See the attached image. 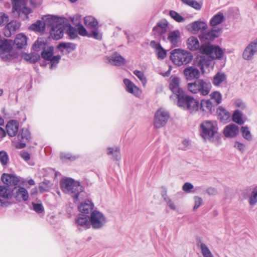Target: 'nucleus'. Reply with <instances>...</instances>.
<instances>
[{"mask_svg": "<svg viewBox=\"0 0 257 257\" xmlns=\"http://www.w3.org/2000/svg\"><path fill=\"white\" fill-rule=\"evenodd\" d=\"M12 6V12L15 17H18L22 20H28L29 15L33 13V10L26 6L25 0H11ZM31 6L33 8L40 6L42 0H29Z\"/></svg>", "mask_w": 257, "mask_h": 257, "instance_id": "nucleus-1", "label": "nucleus"}, {"mask_svg": "<svg viewBox=\"0 0 257 257\" xmlns=\"http://www.w3.org/2000/svg\"><path fill=\"white\" fill-rule=\"evenodd\" d=\"M0 196L8 200L14 198L18 201L28 200L29 194L24 187L15 186L13 189L8 186L0 185Z\"/></svg>", "mask_w": 257, "mask_h": 257, "instance_id": "nucleus-2", "label": "nucleus"}, {"mask_svg": "<svg viewBox=\"0 0 257 257\" xmlns=\"http://www.w3.org/2000/svg\"><path fill=\"white\" fill-rule=\"evenodd\" d=\"M60 185L63 191L70 194L74 200L81 198V193L83 192L84 188L79 182L71 178H66L61 180Z\"/></svg>", "mask_w": 257, "mask_h": 257, "instance_id": "nucleus-3", "label": "nucleus"}, {"mask_svg": "<svg viewBox=\"0 0 257 257\" xmlns=\"http://www.w3.org/2000/svg\"><path fill=\"white\" fill-rule=\"evenodd\" d=\"M200 136L206 140L213 141L218 137V126L216 121L204 120L200 124Z\"/></svg>", "mask_w": 257, "mask_h": 257, "instance_id": "nucleus-4", "label": "nucleus"}, {"mask_svg": "<svg viewBox=\"0 0 257 257\" xmlns=\"http://www.w3.org/2000/svg\"><path fill=\"white\" fill-rule=\"evenodd\" d=\"M187 87L190 92L206 96L210 92L212 86L211 83L203 79H199L193 83H189Z\"/></svg>", "mask_w": 257, "mask_h": 257, "instance_id": "nucleus-5", "label": "nucleus"}, {"mask_svg": "<svg viewBox=\"0 0 257 257\" xmlns=\"http://www.w3.org/2000/svg\"><path fill=\"white\" fill-rule=\"evenodd\" d=\"M170 59L174 64L180 66L190 63L193 59V56L187 51L176 49L171 51Z\"/></svg>", "mask_w": 257, "mask_h": 257, "instance_id": "nucleus-6", "label": "nucleus"}, {"mask_svg": "<svg viewBox=\"0 0 257 257\" xmlns=\"http://www.w3.org/2000/svg\"><path fill=\"white\" fill-rule=\"evenodd\" d=\"M178 106L188 110L190 112H196L200 108L199 101L192 96L183 95L177 100Z\"/></svg>", "mask_w": 257, "mask_h": 257, "instance_id": "nucleus-7", "label": "nucleus"}, {"mask_svg": "<svg viewBox=\"0 0 257 257\" xmlns=\"http://www.w3.org/2000/svg\"><path fill=\"white\" fill-rule=\"evenodd\" d=\"M90 226L95 229L102 228L106 224L107 219L105 215L100 211L94 210L90 214Z\"/></svg>", "mask_w": 257, "mask_h": 257, "instance_id": "nucleus-8", "label": "nucleus"}, {"mask_svg": "<svg viewBox=\"0 0 257 257\" xmlns=\"http://www.w3.org/2000/svg\"><path fill=\"white\" fill-rule=\"evenodd\" d=\"M180 80L177 76H172L169 79V89L171 90L173 95L170 96L171 99L176 97L177 100L183 95V91L180 87Z\"/></svg>", "mask_w": 257, "mask_h": 257, "instance_id": "nucleus-9", "label": "nucleus"}, {"mask_svg": "<svg viewBox=\"0 0 257 257\" xmlns=\"http://www.w3.org/2000/svg\"><path fill=\"white\" fill-rule=\"evenodd\" d=\"M54 48L50 46L47 49H44L41 53V57L44 60L50 61L51 63L50 68L53 69L56 67L61 59L60 55L53 56Z\"/></svg>", "mask_w": 257, "mask_h": 257, "instance_id": "nucleus-10", "label": "nucleus"}, {"mask_svg": "<svg viewBox=\"0 0 257 257\" xmlns=\"http://www.w3.org/2000/svg\"><path fill=\"white\" fill-rule=\"evenodd\" d=\"M45 29L50 30L59 24L67 23V19L64 17H58L55 16L48 15L42 18Z\"/></svg>", "mask_w": 257, "mask_h": 257, "instance_id": "nucleus-11", "label": "nucleus"}, {"mask_svg": "<svg viewBox=\"0 0 257 257\" xmlns=\"http://www.w3.org/2000/svg\"><path fill=\"white\" fill-rule=\"evenodd\" d=\"M19 141L16 145L17 149H23L26 147V143L30 141L31 135L29 130L27 128H21L17 135Z\"/></svg>", "mask_w": 257, "mask_h": 257, "instance_id": "nucleus-12", "label": "nucleus"}, {"mask_svg": "<svg viewBox=\"0 0 257 257\" xmlns=\"http://www.w3.org/2000/svg\"><path fill=\"white\" fill-rule=\"evenodd\" d=\"M169 116V113L166 110L163 109H158L156 111L154 117L155 126L157 128L164 126L167 122Z\"/></svg>", "mask_w": 257, "mask_h": 257, "instance_id": "nucleus-13", "label": "nucleus"}, {"mask_svg": "<svg viewBox=\"0 0 257 257\" xmlns=\"http://www.w3.org/2000/svg\"><path fill=\"white\" fill-rule=\"evenodd\" d=\"M255 55H257V38L246 46L242 53V58L245 60L250 61Z\"/></svg>", "mask_w": 257, "mask_h": 257, "instance_id": "nucleus-14", "label": "nucleus"}, {"mask_svg": "<svg viewBox=\"0 0 257 257\" xmlns=\"http://www.w3.org/2000/svg\"><path fill=\"white\" fill-rule=\"evenodd\" d=\"M106 62L111 65L120 66L125 63V59L117 52L113 53L111 56L106 57Z\"/></svg>", "mask_w": 257, "mask_h": 257, "instance_id": "nucleus-15", "label": "nucleus"}, {"mask_svg": "<svg viewBox=\"0 0 257 257\" xmlns=\"http://www.w3.org/2000/svg\"><path fill=\"white\" fill-rule=\"evenodd\" d=\"M66 25V23L59 24L54 28H50L49 32L52 38L55 40L62 38L63 36L64 27Z\"/></svg>", "mask_w": 257, "mask_h": 257, "instance_id": "nucleus-16", "label": "nucleus"}, {"mask_svg": "<svg viewBox=\"0 0 257 257\" xmlns=\"http://www.w3.org/2000/svg\"><path fill=\"white\" fill-rule=\"evenodd\" d=\"M222 30L221 28H214L208 31L202 32L200 38L207 41H212L219 36V34Z\"/></svg>", "mask_w": 257, "mask_h": 257, "instance_id": "nucleus-17", "label": "nucleus"}, {"mask_svg": "<svg viewBox=\"0 0 257 257\" xmlns=\"http://www.w3.org/2000/svg\"><path fill=\"white\" fill-rule=\"evenodd\" d=\"M183 73L187 80H192L195 79L197 80L200 76L199 70L193 66H189L185 68Z\"/></svg>", "mask_w": 257, "mask_h": 257, "instance_id": "nucleus-18", "label": "nucleus"}, {"mask_svg": "<svg viewBox=\"0 0 257 257\" xmlns=\"http://www.w3.org/2000/svg\"><path fill=\"white\" fill-rule=\"evenodd\" d=\"M21 26V23L17 21H12L7 24L5 30L4 34L7 37H10L12 34H14L15 32L18 30Z\"/></svg>", "mask_w": 257, "mask_h": 257, "instance_id": "nucleus-19", "label": "nucleus"}, {"mask_svg": "<svg viewBox=\"0 0 257 257\" xmlns=\"http://www.w3.org/2000/svg\"><path fill=\"white\" fill-rule=\"evenodd\" d=\"M123 83L125 85L127 92L133 94L136 97H140L142 94V90L128 79H124Z\"/></svg>", "mask_w": 257, "mask_h": 257, "instance_id": "nucleus-20", "label": "nucleus"}, {"mask_svg": "<svg viewBox=\"0 0 257 257\" xmlns=\"http://www.w3.org/2000/svg\"><path fill=\"white\" fill-rule=\"evenodd\" d=\"M1 180L3 182L7 185L8 187L9 186L17 185L20 181L19 178L16 175L6 173H4L2 175Z\"/></svg>", "mask_w": 257, "mask_h": 257, "instance_id": "nucleus-21", "label": "nucleus"}, {"mask_svg": "<svg viewBox=\"0 0 257 257\" xmlns=\"http://www.w3.org/2000/svg\"><path fill=\"white\" fill-rule=\"evenodd\" d=\"M19 123L15 120L9 121L6 125L7 133L10 137H15L19 133Z\"/></svg>", "mask_w": 257, "mask_h": 257, "instance_id": "nucleus-22", "label": "nucleus"}, {"mask_svg": "<svg viewBox=\"0 0 257 257\" xmlns=\"http://www.w3.org/2000/svg\"><path fill=\"white\" fill-rule=\"evenodd\" d=\"M150 46L155 50V52L159 59H165L167 55L166 51L161 46L160 43L155 41H152L150 42Z\"/></svg>", "mask_w": 257, "mask_h": 257, "instance_id": "nucleus-23", "label": "nucleus"}, {"mask_svg": "<svg viewBox=\"0 0 257 257\" xmlns=\"http://www.w3.org/2000/svg\"><path fill=\"white\" fill-rule=\"evenodd\" d=\"M239 133V127L234 124H231L226 126L223 130L224 135L227 138H234Z\"/></svg>", "mask_w": 257, "mask_h": 257, "instance_id": "nucleus-24", "label": "nucleus"}, {"mask_svg": "<svg viewBox=\"0 0 257 257\" xmlns=\"http://www.w3.org/2000/svg\"><path fill=\"white\" fill-rule=\"evenodd\" d=\"M212 83L215 86L218 87L221 84L227 83V75L223 72H218L213 77Z\"/></svg>", "mask_w": 257, "mask_h": 257, "instance_id": "nucleus-25", "label": "nucleus"}, {"mask_svg": "<svg viewBox=\"0 0 257 257\" xmlns=\"http://www.w3.org/2000/svg\"><path fill=\"white\" fill-rule=\"evenodd\" d=\"M215 106L210 99H203L200 103V109L207 113H212L214 111Z\"/></svg>", "mask_w": 257, "mask_h": 257, "instance_id": "nucleus-26", "label": "nucleus"}, {"mask_svg": "<svg viewBox=\"0 0 257 257\" xmlns=\"http://www.w3.org/2000/svg\"><path fill=\"white\" fill-rule=\"evenodd\" d=\"M180 38V33L179 30L171 31L168 36V40L174 47L179 46Z\"/></svg>", "mask_w": 257, "mask_h": 257, "instance_id": "nucleus-27", "label": "nucleus"}, {"mask_svg": "<svg viewBox=\"0 0 257 257\" xmlns=\"http://www.w3.org/2000/svg\"><path fill=\"white\" fill-rule=\"evenodd\" d=\"M13 43L14 45H16L18 49H23L27 45V37L23 34H19Z\"/></svg>", "mask_w": 257, "mask_h": 257, "instance_id": "nucleus-28", "label": "nucleus"}, {"mask_svg": "<svg viewBox=\"0 0 257 257\" xmlns=\"http://www.w3.org/2000/svg\"><path fill=\"white\" fill-rule=\"evenodd\" d=\"M93 207L94 205L92 201L87 199L81 203L78 206V209L80 212L87 214L93 210Z\"/></svg>", "mask_w": 257, "mask_h": 257, "instance_id": "nucleus-29", "label": "nucleus"}, {"mask_svg": "<svg viewBox=\"0 0 257 257\" xmlns=\"http://www.w3.org/2000/svg\"><path fill=\"white\" fill-rule=\"evenodd\" d=\"M216 113L218 119L221 121L226 122L230 118V113L222 106L218 107L217 109Z\"/></svg>", "mask_w": 257, "mask_h": 257, "instance_id": "nucleus-30", "label": "nucleus"}, {"mask_svg": "<svg viewBox=\"0 0 257 257\" xmlns=\"http://www.w3.org/2000/svg\"><path fill=\"white\" fill-rule=\"evenodd\" d=\"M168 24L167 22L161 21L157 23V25L153 28V31L158 35H162L167 31Z\"/></svg>", "mask_w": 257, "mask_h": 257, "instance_id": "nucleus-31", "label": "nucleus"}, {"mask_svg": "<svg viewBox=\"0 0 257 257\" xmlns=\"http://www.w3.org/2000/svg\"><path fill=\"white\" fill-rule=\"evenodd\" d=\"M189 26L191 27L192 30L195 32H198L200 31L202 32L207 28V24L200 21L194 22L190 24Z\"/></svg>", "mask_w": 257, "mask_h": 257, "instance_id": "nucleus-32", "label": "nucleus"}, {"mask_svg": "<svg viewBox=\"0 0 257 257\" xmlns=\"http://www.w3.org/2000/svg\"><path fill=\"white\" fill-rule=\"evenodd\" d=\"M75 222L78 226L88 228L90 227V222L88 220V216L85 215L80 214L75 219Z\"/></svg>", "mask_w": 257, "mask_h": 257, "instance_id": "nucleus-33", "label": "nucleus"}, {"mask_svg": "<svg viewBox=\"0 0 257 257\" xmlns=\"http://www.w3.org/2000/svg\"><path fill=\"white\" fill-rule=\"evenodd\" d=\"M13 41L11 40L5 39L0 43V52H6L13 50Z\"/></svg>", "mask_w": 257, "mask_h": 257, "instance_id": "nucleus-34", "label": "nucleus"}, {"mask_svg": "<svg viewBox=\"0 0 257 257\" xmlns=\"http://www.w3.org/2000/svg\"><path fill=\"white\" fill-rule=\"evenodd\" d=\"M200 47L198 39L195 37H191L187 40V47L192 51L199 49Z\"/></svg>", "mask_w": 257, "mask_h": 257, "instance_id": "nucleus-35", "label": "nucleus"}, {"mask_svg": "<svg viewBox=\"0 0 257 257\" xmlns=\"http://www.w3.org/2000/svg\"><path fill=\"white\" fill-rule=\"evenodd\" d=\"M197 246L200 249L204 257H214L207 246L201 240L197 241Z\"/></svg>", "mask_w": 257, "mask_h": 257, "instance_id": "nucleus-36", "label": "nucleus"}, {"mask_svg": "<svg viewBox=\"0 0 257 257\" xmlns=\"http://www.w3.org/2000/svg\"><path fill=\"white\" fill-rule=\"evenodd\" d=\"M17 56V53L13 51V50L6 52H0V57L5 61H11L16 58Z\"/></svg>", "mask_w": 257, "mask_h": 257, "instance_id": "nucleus-37", "label": "nucleus"}, {"mask_svg": "<svg viewBox=\"0 0 257 257\" xmlns=\"http://www.w3.org/2000/svg\"><path fill=\"white\" fill-rule=\"evenodd\" d=\"M224 20L223 14L219 12L215 15L210 20V23L212 26H215L220 24Z\"/></svg>", "mask_w": 257, "mask_h": 257, "instance_id": "nucleus-38", "label": "nucleus"}, {"mask_svg": "<svg viewBox=\"0 0 257 257\" xmlns=\"http://www.w3.org/2000/svg\"><path fill=\"white\" fill-rule=\"evenodd\" d=\"M30 29L38 32H44L45 30V24L43 21L38 20L30 26Z\"/></svg>", "mask_w": 257, "mask_h": 257, "instance_id": "nucleus-39", "label": "nucleus"}, {"mask_svg": "<svg viewBox=\"0 0 257 257\" xmlns=\"http://www.w3.org/2000/svg\"><path fill=\"white\" fill-rule=\"evenodd\" d=\"M22 57L31 63H35L40 59V55L36 53H24L23 54Z\"/></svg>", "mask_w": 257, "mask_h": 257, "instance_id": "nucleus-40", "label": "nucleus"}, {"mask_svg": "<svg viewBox=\"0 0 257 257\" xmlns=\"http://www.w3.org/2000/svg\"><path fill=\"white\" fill-rule=\"evenodd\" d=\"M84 21L85 25L91 28L97 27L98 24L96 19L92 16L86 17Z\"/></svg>", "mask_w": 257, "mask_h": 257, "instance_id": "nucleus-41", "label": "nucleus"}, {"mask_svg": "<svg viewBox=\"0 0 257 257\" xmlns=\"http://www.w3.org/2000/svg\"><path fill=\"white\" fill-rule=\"evenodd\" d=\"M52 186L49 180H45L39 184V190L41 193L49 191Z\"/></svg>", "mask_w": 257, "mask_h": 257, "instance_id": "nucleus-42", "label": "nucleus"}, {"mask_svg": "<svg viewBox=\"0 0 257 257\" xmlns=\"http://www.w3.org/2000/svg\"><path fill=\"white\" fill-rule=\"evenodd\" d=\"M213 45L210 44H205L199 47V52L203 54H211L213 51Z\"/></svg>", "mask_w": 257, "mask_h": 257, "instance_id": "nucleus-43", "label": "nucleus"}, {"mask_svg": "<svg viewBox=\"0 0 257 257\" xmlns=\"http://www.w3.org/2000/svg\"><path fill=\"white\" fill-rule=\"evenodd\" d=\"M240 131L243 138L248 141H251L252 140V137L249 130L248 126H242L241 127Z\"/></svg>", "mask_w": 257, "mask_h": 257, "instance_id": "nucleus-44", "label": "nucleus"}, {"mask_svg": "<svg viewBox=\"0 0 257 257\" xmlns=\"http://www.w3.org/2000/svg\"><path fill=\"white\" fill-rule=\"evenodd\" d=\"M58 49H61L63 48L66 49L68 53L74 51L76 49V45L72 43H61L58 47Z\"/></svg>", "mask_w": 257, "mask_h": 257, "instance_id": "nucleus-45", "label": "nucleus"}, {"mask_svg": "<svg viewBox=\"0 0 257 257\" xmlns=\"http://www.w3.org/2000/svg\"><path fill=\"white\" fill-rule=\"evenodd\" d=\"M242 114L240 110L236 109L232 115V120L238 124H242L244 121L242 119Z\"/></svg>", "mask_w": 257, "mask_h": 257, "instance_id": "nucleus-46", "label": "nucleus"}, {"mask_svg": "<svg viewBox=\"0 0 257 257\" xmlns=\"http://www.w3.org/2000/svg\"><path fill=\"white\" fill-rule=\"evenodd\" d=\"M66 33L71 39H74L78 37V31L77 29L69 25L68 28L66 30Z\"/></svg>", "mask_w": 257, "mask_h": 257, "instance_id": "nucleus-47", "label": "nucleus"}, {"mask_svg": "<svg viewBox=\"0 0 257 257\" xmlns=\"http://www.w3.org/2000/svg\"><path fill=\"white\" fill-rule=\"evenodd\" d=\"M257 203V185L253 188L249 197V203L250 205H254Z\"/></svg>", "mask_w": 257, "mask_h": 257, "instance_id": "nucleus-48", "label": "nucleus"}, {"mask_svg": "<svg viewBox=\"0 0 257 257\" xmlns=\"http://www.w3.org/2000/svg\"><path fill=\"white\" fill-rule=\"evenodd\" d=\"M211 99L214 100L215 102V105L217 106L221 102L222 95L218 91H214L210 94Z\"/></svg>", "mask_w": 257, "mask_h": 257, "instance_id": "nucleus-49", "label": "nucleus"}, {"mask_svg": "<svg viewBox=\"0 0 257 257\" xmlns=\"http://www.w3.org/2000/svg\"><path fill=\"white\" fill-rule=\"evenodd\" d=\"M107 154L108 155H113V159L116 160H119L120 159V155L119 152V150L118 148H116L115 150H114L112 148H107Z\"/></svg>", "mask_w": 257, "mask_h": 257, "instance_id": "nucleus-50", "label": "nucleus"}, {"mask_svg": "<svg viewBox=\"0 0 257 257\" xmlns=\"http://www.w3.org/2000/svg\"><path fill=\"white\" fill-rule=\"evenodd\" d=\"M9 161L8 153L5 151H0V163L3 166H7Z\"/></svg>", "mask_w": 257, "mask_h": 257, "instance_id": "nucleus-51", "label": "nucleus"}, {"mask_svg": "<svg viewBox=\"0 0 257 257\" xmlns=\"http://www.w3.org/2000/svg\"><path fill=\"white\" fill-rule=\"evenodd\" d=\"M169 16L177 22L181 23L185 21V19L182 16L174 11H170Z\"/></svg>", "mask_w": 257, "mask_h": 257, "instance_id": "nucleus-52", "label": "nucleus"}, {"mask_svg": "<svg viewBox=\"0 0 257 257\" xmlns=\"http://www.w3.org/2000/svg\"><path fill=\"white\" fill-rule=\"evenodd\" d=\"M213 49L211 54H214L216 59H221L223 55V52L222 49L218 46H213Z\"/></svg>", "mask_w": 257, "mask_h": 257, "instance_id": "nucleus-53", "label": "nucleus"}, {"mask_svg": "<svg viewBox=\"0 0 257 257\" xmlns=\"http://www.w3.org/2000/svg\"><path fill=\"white\" fill-rule=\"evenodd\" d=\"M45 43L41 40L38 39L34 44L33 49L35 51H39L41 49H44Z\"/></svg>", "mask_w": 257, "mask_h": 257, "instance_id": "nucleus-54", "label": "nucleus"}, {"mask_svg": "<svg viewBox=\"0 0 257 257\" xmlns=\"http://www.w3.org/2000/svg\"><path fill=\"white\" fill-rule=\"evenodd\" d=\"M88 37H92L97 40H100L102 38V35L99 32L97 27L93 28L91 33L88 35Z\"/></svg>", "mask_w": 257, "mask_h": 257, "instance_id": "nucleus-55", "label": "nucleus"}, {"mask_svg": "<svg viewBox=\"0 0 257 257\" xmlns=\"http://www.w3.org/2000/svg\"><path fill=\"white\" fill-rule=\"evenodd\" d=\"M9 21V16L3 12L0 13V26H4Z\"/></svg>", "mask_w": 257, "mask_h": 257, "instance_id": "nucleus-56", "label": "nucleus"}, {"mask_svg": "<svg viewBox=\"0 0 257 257\" xmlns=\"http://www.w3.org/2000/svg\"><path fill=\"white\" fill-rule=\"evenodd\" d=\"M33 207L34 210L38 213H40L44 211V208L41 203H33Z\"/></svg>", "mask_w": 257, "mask_h": 257, "instance_id": "nucleus-57", "label": "nucleus"}, {"mask_svg": "<svg viewBox=\"0 0 257 257\" xmlns=\"http://www.w3.org/2000/svg\"><path fill=\"white\" fill-rule=\"evenodd\" d=\"M134 74L140 79V80L143 82V83H146V78L144 74L141 71L139 70H135L134 71Z\"/></svg>", "mask_w": 257, "mask_h": 257, "instance_id": "nucleus-58", "label": "nucleus"}, {"mask_svg": "<svg viewBox=\"0 0 257 257\" xmlns=\"http://www.w3.org/2000/svg\"><path fill=\"white\" fill-rule=\"evenodd\" d=\"M77 31L79 34L82 36H88L89 34L87 32L86 29L81 24L78 26Z\"/></svg>", "mask_w": 257, "mask_h": 257, "instance_id": "nucleus-59", "label": "nucleus"}, {"mask_svg": "<svg viewBox=\"0 0 257 257\" xmlns=\"http://www.w3.org/2000/svg\"><path fill=\"white\" fill-rule=\"evenodd\" d=\"M195 204L193 207V209H196L200 207L202 204L203 200L202 198L199 196H195L194 198Z\"/></svg>", "mask_w": 257, "mask_h": 257, "instance_id": "nucleus-60", "label": "nucleus"}, {"mask_svg": "<svg viewBox=\"0 0 257 257\" xmlns=\"http://www.w3.org/2000/svg\"><path fill=\"white\" fill-rule=\"evenodd\" d=\"M61 158L62 159L68 160L70 161H73L76 159V156H73L69 153H61Z\"/></svg>", "mask_w": 257, "mask_h": 257, "instance_id": "nucleus-61", "label": "nucleus"}, {"mask_svg": "<svg viewBox=\"0 0 257 257\" xmlns=\"http://www.w3.org/2000/svg\"><path fill=\"white\" fill-rule=\"evenodd\" d=\"M234 147L238 149L241 153H243L245 151V146L244 144L240 143L239 142L236 141L234 143Z\"/></svg>", "mask_w": 257, "mask_h": 257, "instance_id": "nucleus-62", "label": "nucleus"}, {"mask_svg": "<svg viewBox=\"0 0 257 257\" xmlns=\"http://www.w3.org/2000/svg\"><path fill=\"white\" fill-rule=\"evenodd\" d=\"M193 188V185L189 182L185 183L183 186V190L186 192H190L191 190Z\"/></svg>", "mask_w": 257, "mask_h": 257, "instance_id": "nucleus-63", "label": "nucleus"}, {"mask_svg": "<svg viewBox=\"0 0 257 257\" xmlns=\"http://www.w3.org/2000/svg\"><path fill=\"white\" fill-rule=\"evenodd\" d=\"M20 157L26 161H28L30 159V154L26 151H22L20 154Z\"/></svg>", "mask_w": 257, "mask_h": 257, "instance_id": "nucleus-64", "label": "nucleus"}]
</instances>
